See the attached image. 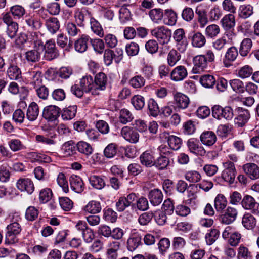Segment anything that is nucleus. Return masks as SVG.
Masks as SVG:
<instances>
[{"mask_svg":"<svg viewBox=\"0 0 259 259\" xmlns=\"http://www.w3.org/2000/svg\"><path fill=\"white\" fill-rule=\"evenodd\" d=\"M220 32V27L217 24H211L207 26L205 30V35L209 38H214Z\"/></svg>","mask_w":259,"mask_h":259,"instance_id":"obj_51","label":"nucleus"},{"mask_svg":"<svg viewBox=\"0 0 259 259\" xmlns=\"http://www.w3.org/2000/svg\"><path fill=\"white\" fill-rule=\"evenodd\" d=\"M76 147L80 153L85 154L87 156H89L93 152V150L92 146L85 142H78Z\"/></svg>","mask_w":259,"mask_h":259,"instance_id":"obj_43","label":"nucleus"},{"mask_svg":"<svg viewBox=\"0 0 259 259\" xmlns=\"http://www.w3.org/2000/svg\"><path fill=\"white\" fill-rule=\"evenodd\" d=\"M148 197L153 206H157L162 201L163 194L160 190L154 189L149 192Z\"/></svg>","mask_w":259,"mask_h":259,"instance_id":"obj_28","label":"nucleus"},{"mask_svg":"<svg viewBox=\"0 0 259 259\" xmlns=\"http://www.w3.org/2000/svg\"><path fill=\"white\" fill-rule=\"evenodd\" d=\"M47 73L54 75L55 74L64 79L68 78L72 73V69L69 67H62L58 71L51 69L48 70Z\"/></svg>","mask_w":259,"mask_h":259,"instance_id":"obj_36","label":"nucleus"},{"mask_svg":"<svg viewBox=\"0 0 259 259\" xmlns=\"http://www.w3.org/2000/svg\"><path fill=\"white\" fill-rule=\"evenodd\" d=\"M80 84L85 92H91L93 94L94 89V79L91 76H83L80 81Z\"/></svg>","mask_w":259,"mask_h":259,"instance_id":"obj_30","label":"nucleus"},{"mask_svg":"<svg viewBox=\"0 0 259 259\" xmlns=\"http://www.w3.org/2000/svg\"><path fill=\"white\" fill-rule=\"evenodd\" d=\"M256 220L250 213H245L242 217V224L244 228L248 230H252L256 225Z\"/></svg>","mask_w":259,"mask_h":259,"instance_id":"obj_31","label":"nucleus"},{"mask_svg":"<svg viewBox=\"0 0 259 259\" xmlns=\"http://www.w3.org/2000/svg\"><path fill=\"white\" fill-rule=\"evenodd\" d=\"M253 71V70L251 66L245 65L238 70L237 75L242 79H245L251 76Z\"/></svg>","mask_w":259,"mask_h":259,"instance_id":"obj_56","label":"nucleus"},{"mask_svg":"<svg viewBox=\"0 0 259 259\" xmlns=\"http://www.w3.org/2000/svg\"><path fill=\"white\" fill-rule=\"evenodd\" d=\"M187 146L190 151L196 155L204 156L206 153L204 148L196 139H190L187 142Z\"/></svg>","mask_w":259,"mask_h":259,"instance_id":"obj_15","label":"nucleus"},{"mask_svg":"<svg viewBox=\"0 0 259 259\" xmlns=\"http://www.w3.org/2000/svg\"><path fill=\"white\" fill-rule=\"evenodd\" d=\"M243 208L250 211L252 213L259 214V203L250 195H246L241 201Z\"/></svg>","mask_w":259,"mask_h":259,"instance_id":"obj_6","label":"nucleus"},{"mask_svg":"<svg viewBox=\"0 0 259 259\" xmlns=\"http://www.w3.org/2000/svg\"><path fill=\"white\" fill-rule=\"evenodd\" d=\"M45 25L48 30L52 34L55 33L60 28V23L57 18L50 17L47 19Z\"/></svg>","mask_w":259,"mask_h":259,"instance_id":"obj_32","label":"nucleus"},{"mask_svg":"<svg viewBox=\"0 0 259 259\" xmlns=\"http://www.w3.org/2000/svg\"><path fill=\"white\" fill-rule=\"evenodd\" d=\"M21 218L18 213H14L12 215L11 222L7 227V232L6 234V241L10 244H13L18 241L17 236L21 231V227L19 222Z\"/></svg>","mask_w":259,"mask_h":259,"instance_id":"obj_1","label":"nucleus"},{"mask_svg":"<svg viewBox=\"0 0 259 259\" xmlns=\"http://www.w3.org/2000/svg\"><path fill=\"white\" fill-rule=\"evenodd\" d=\"M32 41L34 44V49L26 52L25 55L28 61L35 62L40 58V54L43 51V43L38 37L36 33H34Z\"/></svg>","mask_w":259,"mask_h":259,"instance_id":"obj_2","label":"nucleus"},{"mask_svg":"<svg viewBox=\"0 0 259 259\" xmlns=\"http://www.w3.org/2000/svg\"><path fill=\"white\" fill-rule=\"evenodd\" d=\"M188 75L186 67L182 65L175 67L170 73V78L175 81H180L184 79Z\"/></svg>","mask_w":259,"mask_h":259,"instance_id":"obj_20","label":"nucleus"},{"mask_svg":"<svg viewBox=\"0 0 259 259\" xmlns=\"http://www.w3.org/2000/svg\"><path fill=\"white\" fill-rule=\"evenodd\" d=\"M169 163V160L165 156L162 155L154 161V166L159 169H163L167 167Z\"/></svg>","mask_w":259,"mask_h":259,"instance_id":"obj_62","label":"nucleus"},{"mask_svg":"<svg viewBox=\"0 0 259 259\" xmlns=\"http://www.w3.org/2000/svg\"><path fill=\"white\" fill-rule=\"evenodd\" d=\"M76 147L71 141L65 143L62 147V151L65 156H72L76 153Z\"/></svg>","mask_w":259,"mask_h":259,"instance_id":"obj_44","label":"nucleus"},{"mask_svg":"<svg viewBox=\"0 0 259 259\" xmlns=\"http://www.w3.org/2000/svg\"><path fill=\"white\" fill-rule=\"evenodd\" d=\"M212 115L213 117L218 119L224 118L226 120H230L234 115L233 110L230 106L222 107L220 105H215L212 108Z\"/></svg>","mask_w":259,"mask_h":259,"instance_id":"obj_5","label":"nucleus"},{"mask_svg":"<svg viewBox=\"0 0 259 259\" xmlns=\"http://www.w3.org/2000/svg\"><path fill=\"white\" fill-rule=\"evenodd\" d=\"M227 41L224 37L216 39L212 43V47L217 51L223 52L226 49Z\"/></svg>","mask_w":259,"mask_h":259,"instance_id":"obj_59","label":"nucleus"},{"mask_svg":"<svg viewBox=\"0 0 259 259\" xmlns=\"http://www.w3.org/2000/svg\"><path fill=\"white\" fill-rule=\"evenodd\" d=\"M252 46V42L250 38H244L241 42L239 47V53L243 57L246 56L250 52Z\"/></svg>","mask_w":259,"mask_h":259,"instance_id":"obj_39","label":"nucleus"},{"mask_svg":"<svg viewBox=\"0 0 259 259\" xmlns=\"http://www.w3.org/2000/svg\"><path fill=\"white\" fill-rule=\"evenodd\" d=\"M76 229L82 232V236L87 243L91 242L95 237L93 230L90 228L85 222L79 221L76 224Z\"/></svg>","mask_w":259,"mask_h":259,"instance_id":"obj_8","label":"nucleus"},{"mask_svg":"<svg viewBox=\"0 0 259 259\" xmlns=\"http://www.w3.org/2000/svg\"><path fill=\"white\" fill-rule=\"evenodd\" d=\"M220 233L218 229H212L205 235V240L207 245L212 244L219 237Z\"/></svg>","mask_w":259,"mask_h":259,"instance_id":"obj_54","label":"nucleus"},{"mask_svg":"<svg viewBox=\"0 0 259 259\" xmlns=\"http://www.w3.org/2000/svg\"><path fill=\"white\" fill-rule=\"evenodd\" d=\"M90 37L88 35L82 34L74 43V48L76 51L83 53L87 50Z\"/></svg>","mask_w":259,"mask_h":259,"instance_id":"obj_26","label":"nucleus"},{"mask_svg":"<svg viewBox=\"0 0 259 259\" xmlns=\"http://www.w3.org/2000/svg\"><path fill=\"white\" fill-rule=\"evenodd\" d=\"M39 213L37 208L33 206H29L25 211V219L28 221H33L38 218Z\"/></svg>","mask_w":259,"mask_h":259,"instance_id":"obj_47","label":"nucleus"},{"mask_svg":"<svg viewBox=\"0 0 259 259\" xmlns=\"http://www.w3.org/2000/svg\"><path fill=\"white\" fill-rule=\"evenodd\" d=\"M168 133L166 132H164L162 134H160V137H165V139H167L168 144L169 147L173 150H178L182 144L181 139L174 135L167 136Z\"/></svg>","mask_w":259,"mask_h":259,"instance_id":"obj_24","label":"nucleus"},{"mask_svg":"<svg viewBox=\"0 0 259 259\" xmlns=\"http://www.w3.org/2000/svg\"><path fill=\"white\" fill-rule=\"evenodd\" d=\"M60 109L55 105L46 107L43 111L42 116L46 120L50 121H56L59 115Z\"/></svg>","mask_w":259,"mask_h":259,"instance_id":"obj_17","label":"nucleus"},{"mask_svg":"<svg viewBox=\"0 0 259 259\" xmlns=\"http://www.w3.org/2000/svg\"><path fill=\"white\" fill-rule=\"evenodd\" d=\"M52 195V190L50 188L42 189L39 193V201L42 203H46L51 199Z\"/></svg>","mask_w":259,"mask_h":259,"instance_id":"obj_61","label":"nucleus"},{"mask_svg":"<svg viewBox=\"0 0 259 259\" xmlns=\"http://www.w3.org/2000/svg\"><path fill=\"white\" fill-rule=\"evenodd\" d=\"M16 186L21 191H25L29 194H31L34 190L32 181L27 178L19 179L17 182Z\"/></svg>","mask_w":259,"mask_h":259,"instance_id":"obj_14","label":"nucleus"},{"mask_svg":"<svg viewBox=\"0 0 259 259\" xmlns=\"http://www.w3.org/2000/svg\"><path fill=\"white\" fill-rule=\"evenodd\" d=\"M244 173L251 180L259 178V167L253 163H247L242 166Z\"/></svg>","mask_w":259,"mask_h":259,"instance_id":"obj_19","label":"nucleus"},{"mask_svg":"<svg viewBox=\"0 0 259 259\" xmlns=\"http://www.w3.org/2000/svg\"><path fill=\"white\" fill-rule=\"evenodd\" d=\"M185 178L190 183H197L201 180V176L196 170H190L185 173Z\"/></svg>","mask_w":259,"mask_h":259,"instance_id":"obj_55","label":"nucleus"},{"mask_svg":"<svg viewBox=\"0 0 259 259\" xmlns=\"http://www.w3.org/2000/svg\"><path fill=\"white\" fill-rule=\"evenodd\" d=\"M154 214L152 212L149 211L142 213L139 215L138 221L142 226H146L151 221Z\"/></svg>","mask_w":259,"mask_h":259,"instance_id":"obj_60","label":"nucleus"},{"mask_svg":"<svg viewBox=\"0 0 259 259\" xmlns=\"http://www.w3.org/2000/svg\"><path fill=\"white\" fill-rule=\"evenodd\" d=\"M237 112L238 115L234 120L235 127H242L247 122L249 118V112L247 110L243 109L241 107L237 108Z\"/></svg>","mask_w":259,"mask_h":259,"instance_id":"obj_13","label":"nucleus"},{"mask_svg":"<svg viewBox=\"0 0 259 259\" xmlns=\"http://www.w3.org/2000/svg\"><path fill=\"white\" fill-rule=\"evenodd\" d=\"M145 83V80L141 75H136L133 77L129 80V84L133 88L137 89L143 87Z\"/></svg>","mask_w":259,"mask_h":259,"instance_id":"obj_58","label":"nucleus"},{"mask_svg":"<svg viewBox=\"0 0 259 259\" xmlns=\"http://www.w3.org/2000/svg\"><path fill=\"white\" fill-rule=\"evenodd\" d=\"M89 180L92 186L97 189H102L105 186V182L101 177L92 175L89 178Z\"/></svg>","mask_w":259,"mask_h":259,"instance_id":"obj_41","label":"nucleus"},{"mask_svg":"<svg viewBox=\"0 0 259 259\" xmlns=\"http://www.w3.org/2000/svg\"><path fill=\"white\" fill-rule=\"evenodd\" d=\"M149 16L151 20L156 24H160L164 17L163 9L160 8H154L149 11Z\"/></svg>","mask_w":259,"mask_h":259,"instance_id":"obj_29","label":"nucleus"},{"mask_svg":"<svg viewBox=\"0 0 259 259\" xmlns=\"http://www.w3.org/2000/svg\"><path fill=\"white\" fill-rule=\"evenodd\" d=\"M70 184L72 190L76 193H81L84 189L83 182L79 176H71L70 178Z\"/></svg>","mask_w":259,"mask_h":259,"instance_id":"obj_23","label":"nucleus"},{"mask_svg":"<svg viewBox=\"0 0 259 259\" xmlns=\"http://www.w3.org/2000/svg\"><path fill=\"white\" fill-rule=\"evenodd\" d=\"M180 59L181 55L176 50L172 49L167 55V63L171 67L174 66Z\"/></svg>","mask_w":259,"mask_h":259,"instance_id":"obj_46","label":"nucleus"},{"mask_svg":"<svg viewBox=\"0 0 259 259\" xmlns=\"http://www.w3.org/2000/svg\"><path fill=\"white\" fill-rule=\"evenodd\" d=\"M239 16L242 18H247L253 14V7L250 5H243L239 9Z\"/></svg>","mask_w":259,"mask_h":259,"instance_id":"obj_53","label":"nucleus"},{"mask_svg":"<svg viewBox=\"0 0 259 259\" xmlns=\"http://www.w3.org/2000/svg\"><path fill=\"white\" fill-rule=\"evenodd\" d=\"M131 102L137 110L142 109L145 105L144 98L140 95L134 96L132 98Z\"/></svg>","mask_w":259,"mask_h":259,"instance_id":"obj_63","label":"nucleus"},{"mask_svg":"<svg viewBox=\"0 0 259 259\" xmlns=\"http://www.w3.org/2000/svg\"><path fill=\"white\" fill-rule=\"evenodd\" d=\"M121 133L123 138L131 143H136L139 139V134L136 131H121Z\"/></svg>","mask_w":259,"mask_h":259,"instance_id":"obj_48","label":"nucleus"},{"mask_svg":"<svg viewBox=\"0 0 259 259\" xmlns=\"http://www.w3.org/2000/svg\"><path fill=\"white\" fill-rule=\"evenodd\" d=\"M165 15L164 24L167 25H174L177 20V14L172 9H166L164 12Z\"/></svg>","mask_w":259,"mask_h":259,"instance_id":"obj_38","label":"nucleus"},{"mask_svg":"<svg viewBox=\"0 0 259 259\" xmlns=\"http://www.w3.org/2000/svg\"><path fill=\"white\" fill-rule=\"evenodd\" d=\"M43 50H45L44 57L47 60L51 61L59 56L55 43L52 40H48L45 45H43Z\"/></svg>","mask_w":259,"mask_h":259,"instance_id":"obj_9","label":"nucleus"},{"mask_svg":"<svg viewBox=\"0 0 259 259\" xmlns=\"http://www.w3.org/2000/svg\"><path fill=\"white\" fill-rule=\"evenodd\" d=\"M101 209L100 202L95 200L90 201L83 208L85 211L92 214L98 213L101 211Z\"/></svg>","mask_w":259,"mask_h":259,"instance_id":"obj_35","label":"nucleus"},{"mask_svg":"<svg viewBox=\"0 0 259 259\" xmlns=\"http://www.w3.org/2000/svg\"><path fill=\"white\" fill-rule=\"evenodd\" d=\"M39 114V108L37 104L35 102L31 103L29 106L27 112V117L29 120L33 121L35 120Z\"/></svg>","mask_w":259,"mask_h":259,"instance_id":"obj_40","label":"nucleus"},{"mask_svg":"<svg viewBox=\"0 0 259 259\" xmlns=\"http://www.w3.org/2000/svg\"><path fill=\"white\" fill-rule=\"evenodd\" d=\"M7 75L10 79L17 80L21 78V71L17 66L11 65L8 68Z\"/></svg>","mask_w":259,"mask_h":259,"instance_id":"obj_45","label":"nucleus"},{"mask_svg":"<svg viewBox=\"0 0 259 259\" xmlns=\"http://www.w3.org/2000/svg\"><path fill=\"white\" fill-rule=\"evenodd\" d=\"M140 159L141 164L145 166L150 167L154 166V157L150 151H146L143 152L141 155Z\"/></svg>","mask_w":259,"mask_h":259,"instance_id":"obj_34","label":"nucleus"},{"mask_svg":"<svg viewBox=\"0 0 259 259\" xmlns=\"http://www.w3.org/2000/svg\"><path fill=\"white\" fill-rule=\"evenodd\" d=\"M200 82L205 88H212L215 84V79L213 76L209 74L202 75L200 78Z\"/></svg>","mask_w":259,"mask_h":259,"instance_id":"obj_52","label":"nucleus"},{"mask_svg":"<svg viewBox=\"0 0 259 259\" xmlns=\"http://www.w3.org/2000/svg\"><path fill=\"white\" fill-rule=\"evenodd\" d=\"M200 141L205 145L212 146L216 142L217 137L212 131H207L203 132L200 136Z\"/></svg>","mask_w":259,"mask_h":259,"instance_id":"obj_27","label":"nucleus"},{"mask_svg":"<svg viewBox=\"0 0 259 259\" xmlns=\"http://www.w3.org/2000/svg\"><path fill=\"white\" fill-rule=\"evenodd\" d=\"M220 23L225 31L233 30L236 24L235 17L233 14H226L222 18Z\"/></svg>","mask_w":259,"mask_h":259,"instance_id":"obj_21","label":"nucleus"},{"mask_svg":"<svg viewBox=\"0 0 259 259\" xmlns=\"http://www.w3.org/2000/svg\"><path fill=\"white\" fill-rule=\"evenodd\" d=\"M107 78L105 73L100 72L98 73L94 79V89L93 95H98L100 91H103L106 88Z\"/></svg>","mask_w":259,"mask_h":259,"instance_id":"obj_10","label":"nucleus"},{"mask_svg":"<svg viewBox=\"0 0 259 259\" xmlns=\"http://www.w3.org/2000/svg\"><path fill=\"white\" fill-rule=\"evenodd\" d=\"M76 106H71L65 108L62 113V118L63 120H70L73 118L76 113Z\"/></svg>","mask_w":259,"mask_h":259,"instance_id":"obj_50","label":"nucleus"},{"mask_svg":"<svg viewBox=\"0 0 259 259\" xmlns=\"http://www.w3.org/2000/svg\"><path fill=\"white\" fill-rule=\"evenodd\" d=\"M194 66L192 71L198 73L203 71L207 66V61L205 55H197L193 58Z\"/></svg>","mask_w":259,"mask_h":259,"instance_id":"obj_18","label":"nucleus"},{"mask_svg":"<svg viewBox=\"0 0 259 259\" xmlns=\"http://www.w3.org/2000/svg\"><path fill=\"white\" fill-rule=\"evenodd\" d=\"M230 84L234 91L238 93H243L245 91L243 82L238 79L231 80Z\"/></svg>","mask_w":259,"mask_h":259,"instance_id":"obj_57","label":"nucleus"},{"mask_svg":"<svg viewBox=\"0 0 259 259\" xmlns=\"http://www.w3.org/2000/svg\"><path fill=\"white\" fill-rule=\"evenodd\" d=\"M142 236L138 232H132L127 241V248L129 251L135 250L142 244Z\"/></svg>","mask_w":259,"mask_h":259,"instance_id":"obj_11","label":"nucleus"},{"mask_svg":"<svg viewBox=\"0 0 259 259\" xmlns=\"http://www.w3.org/2000/svg\"><path fill=\"white\" fill-rule=\"evenodd\" d=\"M25 22L27 26L32 30L39 29L42 24L39 18L34 15L26 16Z\"/></svg>","mask_w":259,"mask_h":259,"instance_id":"obj_25","label":"nucleus"},{"mask_svg":"<svg viewBox=\"0 0 259 259\" xmlns=\"http://www.w3.org/2000/svg\"><path fill=\"white\" fill-rule=\"evenodd\" d=\"M191 44L193 47L196 48H201L206 43L205 36L200 32H196L191 36Z\"/></svg>","mask_w":259,"mask_h":259,"instance_id":"obj_33","label":"nucleus"},{"mask_svg":"<svg viewBox=\"0 0 259 259\" xmlns=\"http://www.w3.org/2000/svg\"><path fill=\"white\" fill-rule=\"evenodd\" d=\"M91 28L94 33L100 37L104 36V31L100 24L94 18L90 19Z\"/></svg>","mask_w":259,"mask_h":259,"instance_id":"obj_49","label":"nucleus"},{"mask_svg":"<svg viewBox=\"0 0 259 259\" xmlns=\"http://www.w3.org/2000/svg\"><path fill=\"white\" fill-rule=\"evenodd\" d=\"M238 259H252V253L249 248L243 244H241L237 249Z\"/></svg>","mask_w":259,"mask_h":259,"instance_id":"obj_42","label":"nucleus"},{"mask_svg":"<svg viewBox=\"0 0 259 259\" xmlns=\"http://www.w3.org/2000/svg\"><path fill=\"white\" fill-rule=\"evenodd\" d=\"M224 169L222 172V178L229 184L234 183L237 174V170L234 163L227 160L223 163Z\"/></svg>","mask_w":259,"mask_h":259,"instance_id":"obj_3","label":"nucleus"},{"mask_svg":"<svg viewBox=\"0 0 259 259\" xmlns=\"http://www.w3.org/2000/svg\"><path fill=\"white\" fill-rule=\"evenodd\" d=\"M10 12L14 18L19 19L24 15L25 10L21 6L15 5L11 8Z\"/></svg>","mask_w":259,"mask_h":259,"instance_id":"obj_64","label":"nucleus"},{"mask_svg":"<svg viewBox=\"0 0 259 259\" xmlns=\"http://www.w3.org/2000/svg\"><path fill=\"white\" fill-rule=\"evenodd\" d=\"M173 37L176 43L177 49L181 52H184L187 49L188 42L185 37L184 30L178 29L175 31Z\"/></svg>","mask_w":259,"mask_h":259,"instance_id":"obj_7","label":"nucleus"},{"mask_svg":"<svg viewBox=\"0 0 259 259\" xmlns=\"http://www.w3.org/2000/svg\"><path fill=\"white\" fill-rule=\"evenodd\" d=\"M227 203L225 196L222 194H218L214 199V207L217 211L222 212L226 207Z\"/></svg>","mask_w":259,"mask_h":259,"instance_id":"obj_37","label":"nucleus"},{"mask_svg":"<svg viewBox=\"0 0 259 259\" xmlns=\"http://www.w3.org/2000/svg\"><path fill=\"white\" fill-rule=\"evenodd\" d=\"M238 214L237 209L232 207L229 206L221 215V222L225 224H230L236 219Z\"/></svg>","mask_w":259,"mask_h":259,"instance_id":"obj_16","label":"nucleus"},{"mask_svg":"<svg viewBox=\"0 0 259 259\" xmlns=\"http://www.w3.org/2000/svg\"><path fill=\"white\" fill-rule=\"evenodd\" d=\"M238 55L237 49L234 46L228 48L225 53L223 63L226 67L231 65V63L235 61Z\"/></svg>","mask_w":259,"mask_h":259,"instance_id":"obj_22","label":"nucleus"},{"mask_svg":"<svg viewBox=\"0 0 259 259\" xmlns=\"http://www.w3.org/2000/svg\"><path fill=\"white\" fill-rule=\"evenodd\" d=\"M150 32L161 45L166 44L170 41L171 31L163 26L157 27L152 29Z\"/></svg>","mask_w":259,"mask_h":259,"instance_id":"obj_4","label":"nucleus"},{"mask_svg":"<svg viewBox=\"0 0 259 259\" xmlns=\"http://www.w3.org/2000/svg\"><path fill=\"white\" fill-rule=\"evenodd\" d=\"M174 100L176 110L185 109L190 103L189 97L180 92L174 94Z\"/></svg>","mask_w":259,"mask_h":259,"instance_id":"obj_12","label":"nucleus"}]
</instances>
